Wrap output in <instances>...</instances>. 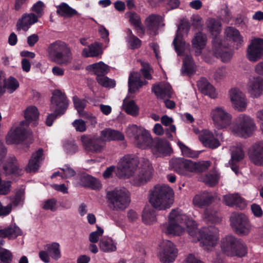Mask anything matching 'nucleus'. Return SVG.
<instances>
[{
  "instance_id": "nucleus-50",
  "label": "nucleus",
  "mask_w": 263,
  "mask_h": 263,
  "mask_svg": "<svg viewBox=\"0 0 263 263\" xmlns=\"http://www.w3.org/2000/svg\"><path fill=\"white\" fill-rule=\"evenodd\" d=\"M126 40L129 46L132 49L138 48L141 46V41L133 34L132 30L129 29L127 30Z\"/></svg>"
},
{
  "instance_id": "nucleus-25",
  "label": "nucleus",
  "mask_w": 263,
  "mask_h": 263,
  "mask_svg": "<svg viewBox=\"0 0 263 263\" xmlns=\"http://www.w3.org/2000/svg\"><path fill=\"white\" fill-rule=\"evenodd\" d=\"M44 158L43 149L39 148L32 154L26 168V171L28 172H36L40 167Z\"/></svg>"
},
{
  "instance_id": "nucleus-21",
  "label": "nucleus",
  "mask_w": 263,
  "mask_h": 263,
  "mask_svg": "<svg viewBox=\"0 0 263 263\" xmlns=\"http://www.w3.org/2000/svg\"><path fill=\"white\" fill-rule=\"evenodd\" d=\"M217 198L216 193L203 192L195 195L193 199V202L195 206L202 208L210 205Z\"/></svg>"
},
{
  "instance_id": "nucleus-35",
  "label": "nucleus",
  "mask_w": 263,
  "mask_h": 263,
  "mask_svg": "<svg viewBox=\"0 0 263 263\" xmlns=\"http://www.w3.org/2000/svg\"><path fill=\"white\" fill-rule=\"evenodd\" d=\"M196 66L190 54H186L183 59V67L182 73L188 76H191L195 73Z\"/></svg>"
},
{
  "instance_id": "nucleus-28",
  "label": "nucleus",
  "mask_w": 263,
  "mask_h": 263,
  "mask_svg": "<svg viewBox=\"0 0 263 263\" xmlns=\"http://www.w3.org/2000/svg\"><path fill=\"white\" fill-rule=\"evenodd\" d=\"M199 90L204 95L209 96L210 98L215 99L217 96L213 86L205 78H202L197 82Z\"/></svg>"
},
{
  "instance_id": "nucleus-49",
  "label": "nucleus",
  "mask_w": 263,
  "mask_h": 263,
  "mask_svg": "<svg viewBox=\"0 0 263 263\" xmlns=\"http://www.w3.org/2000/svg\"><path fill=\"white\" fill-rule=\"evenodd\" d=\"M123 107L125 111L132 116H136L138 112V108L134 101H128L126 99L123 100Z\"/></svg>"
},
{
  "instance_id": "nucleus-47",
  "label": "nucleus",
  "mask_w": 263,
  "mask_h": 263,
  "mask_svg": "<svg viewBox=\"0 0 263 263\" xmlns=\"http://www.w3.org/2000/svg\"><path fill=\"white\" fill-rule=\"evenodd\" d=\"M45 248L50 256L54 260H58L61 257L60 244L58 242H52L46 245Z\"/></svg>"
},
{
  "instance_id": "nucleus-27",
  "label": "nucleus",
  "mask_w": 263,
  "mask_h": 263,
  "mask_svg": "<svg viewBox=\"0 0 263 263\" xmlns=\"http://www.w3.org/2000/svg\"><path fill=\"white\" fill-rule=\"evenodd\" d=\"M147 82L141 79L140 74L137 72H131L128 78V91L133 93L143 85H146Z\"/></svg>"
},
{
  "instance_id": "nucleus-12",
  "label": "nucleus",
  "mask_w": 263,
  "mask_h": 263,
  "mask_svg": "<svg viewBox=\"0 0 263 263\" xmlns=\"http://www.w3.org/2000/svg\"><path fill=\"white\" fill-rule=\"evenodd\" d=\"M139 161L132 155L124 156L119 161L117 167V174L120 178L132 176L137 169Z\"/></svg>"
},
{
  "instance_id": "nucleus-58",
  "label": "nucleus",
  "mask_w": 263,
  "mask_h": 263,
  "mask_svg": "<svg viewBox=\"0 0 263 263\" xmlns=\"http://www.w3.org/2000/svg\"><path fill=\"white\" fill-rule=\"evenodd\" d=\"M25 199V190L24 189H20L18 190L15 195L14 200L12 201V205L15 206L23 204V202Z\"/></svg>"
},
{
  "instance_id": "nucleus-40",
  "label": "nucleus",
  "mask_w": 263,
  "mask_h": 263,
  "mask_svg": "<svg viewBox=\"0 0 263 263\" xmlns=\"http://www.w3.org/2000/svg\"><path fill=\"white\" fill-rule=\"evenodd\" d=\"M87 69L92 71L98 77L107 73L109 68L107 65L100 62L88 65Z\"/></svg>"
},
{
  "instance_id": "nucleus-8",
  "label": "nucleus",
  "mask_w": 263,
  "mask_h": 263,
  "mask_svg": "<svg viewBox=\"0 0 263 263\" xmlns=\"http://www.w3.org/2000/svg\"><path fill=\"white\" fill-rule=\"evenodd\" d=\"M160 229L166 235L179 236L181 233V209H172L167 216V221L160 225Z\"/></svg>"
},
{
  "instance_id": "nucleus-61",
  "label": "nucleus",
  "mask_w": 263,
  "mask_h": 263,
  "mask_svg": "<svg viewBox=\"0 0 263 263\" xmlns=\"http://www.w3.org/2000/svg\"><path fill=\"white\" fill-rule=\"evenodd\" d=\"M12 258V254L9 250L0 249V260L3 263H11Z\"/></svg>"
},
{
  "instance_id": "nucleus-33",
  "label": "nucleus",
  "mask_w": 263,
  "mask_h": 263,
  "mask_svg": "<svg viewBox=\"0 0 263 263\" xmlns=\"http://www.w3.org/2000/svg\"><path fill=\"white\" fill-rule=\"evenodd\" d=\"M100 135L105 143L106 141L123 140L124 138L121 132L110 128L101 130Z\"/></svg>"
},
{
  "instance_id": "nucleus-51",
  "label": "nucleus",
  "mask_w": 263,
  "mask_h": 263,
  "mask_svg": "<svg viewBox=\"0 0 263 263\" xmlns=\"http://www.w3.org/2000/svg\"><path fill=\"white\" fill-rule=\"evenodd\" d=\"M219 176L216 173H208L201 179V181L209 186H214L218 182Z\"/></svg>"
},
{
  "instance_id": "nucleus-15",
  "label": "nucleus",
  "mask_w": 263,
  "mask_h": 263,
  "mask_svg": "<svg viewBox=\"0 0 263 263\" xmlns=\"http://www.w3.org/2000/svg\"><path fill=\"white\" fill-rule=\"evenodd\" d=\"M211 116L217 129L227 127L231 123V115L223 107L217 106L211 112Z\"/></svg>"
},
{
  "instance_id": "nucleus-17",
  "label": "nucleus",
  "mask_w": 263,
  "mask_h": 263,
  "mask_svg": "<svg viewBox=\"0 0 263 263\" xmlns=\"http://www.w3.org/2000/svg\"><path fill=\"white\" fill-rule=\"evenodd\" d=\"M213 51L215 55L220 58L223 62L229 61L232 53L230 51L228 46L222 41L219 36L215 37L212 41Z\"/></svg>"
},
{
  "instance_id": "nucleus-53",
  "label": "nucleus",
  "mask_w": 263,
  "mask_h": 263,
  "mask_svg": "<svg viewBox=\"0 0 263 263\" xmlns=\"http://www.w3.org/2000/svg\"><path fill=\"white\" fill-rule=\"evenodd\" d=\"M144 129L136 125L132 124L127 126L126 133L128 137L134 138L135 140Z\"/></svg>"
},
{
  "instance_id": "nucleus-54",
  "label": "nucleus",
  "mask_w": 263,
  "mask_h": 263,
  "mask_svg": "<svg viewBox=\"0 0 263 263\" xmlns=\"http://www.w3.org/2000/svg\"><path fill=\"white\" fill-rule=\"evenodd\" d=\"M19 86L17 80L13 77H9L4 81V89L6 88L9 93L14 91Z\"/></svg>"
},
{
  "instance_id": "nucleus-18",
  "label": "nucleus",
  "mask_w": 263,
  "mask_h": 263,
  "mask_svg": "<svg viewBox=\"0 0 263 263\" xmlns=\"http://www.w3.org/2000/svg\"><path fill=\"white\" fill-rule=\"evenodd\" d=\"M217 138H215L213 134L208 129L201 131L199 136V139L202 144L212 149H214L220 146V143L219 139L222 140V134L221 133H215Z\"/></svg>"
},
{
  "instance_id": "nucleus-2",
  "label": "nucleus",
  "mask_w": 263,
  "mask_h": 263,
  "mask_svg": "<svg viewBox=\"0 0 263 263\" xmlns=\"http://www.w3.org/2000/svg\"><path fill=\"white\" fill-rule=\"evenodd\" d=\"M174 193L168 185L158 184L152 190L149 201L156 210L161 211L170 209L173 204Z\"/></svg>"
},
{
  "instance_id": "nucleus-1",
  "label": "nucleus",
  "mask_w": 263,
  "mask_h": 263,
  "mask_svg": "<svg viewBox=\"0 0 263 263\" xmlns=\"http://www.w3.org/2000/svg\"><path fill=\"white\" fill-rule=\"evenodd\" d=\"M185 228H182V232H186L192 237L194 242H200V246L206 251H211L217 245L219 240V230L215 226L202 228L197 231V225L192 218L187 215H182V224Z\"/></svg>"
},
{
  "instance_id": "nucleus-9",
  "label": "nucleus",
  "mask_w": 263,
  "mask_h": 263,
  "mask_svg": "<svg viewBox=\"0 0 263 263\" xmlns=\"http://www.w3.org/2000/svg\"><path fill=\"white\" fill-rule=\"evenodd\" d=\"M230 226L235 233L246 236L251 231L252 225L248 217L242 213H232L230 217Z\"/></svg>"
},
{
  "instance_id": "nucleus-3",
  "label": "nucleus",
  "mask_w": 263,
  "mask_h": 263,
  "mask_svg": "<svg viewBox=\"0 0 263 263\" xmlns=\"http://www.w3.org/2000/svg\"><path fill=\"white\" fill-rule=\"evenodd\" d=\"M47 52L51 60L59 65H66L72 60L69 47L65 43L59 40L49 45Z\"/></svg>"
},
{
  "instance_id": "nucleus-60",
  "label": "nucleus",
  "mask_w": 263,
  "mask_h": 263,
  "mask_svg": "<svg viewBox=\"0 0 263 263\" xmlns=\"http://www.w3.org/2000/svg\"><path fill=\"white\" fill-rule=\"evenodd\" d=\"M57 201L54 198H51L44 201L42 204V208L45 210L55 211L57 209Z\"/></svg>"
},
{
  "instance_id": "nucleus-20",
  "label": "nucleus",
  "mask_w": 263,
  "mask_h": 263,
  "mask_svg": "<svg viewBox=\"0 0 263 263\" xmlns=\"http://www.w3.org/2000/svg\"><path fill=\"white\" fill-rule=\"evenodd\" d=\"M151 149L153 153L158 156L170 155L172 151L169 142L165 139L160 138L153 141Z\"/></svg>"
},
{
  "instance_id": "nucleus-16",
  "label": "nucleus",
  "mask_w": 263,
  "mask_h": 263,
  "mask_svg": "<svg viewBox=\"0 0 263 263\" xmlns=\"http://www.w3.org/2000/svg\"><path fill=\"white\" fill-rule=\"evenodd\" d=\"M246 57L251 62H256L263 57V39L255 38L248 46Z\"/></svg>"
},
{
  "instance_id": "nucleus-4",
  "label": "nucleus",
  "mask_w": 263,
  "mask_h": 263,
  "mask_svg": "<svg viewBox=\"0 0 263 263\" xmlns=\"http://www.w3.org/2000/svg\"><path fill=\"white\" fill-rule=\"evenodd\" d=\"M68 106V101L64 93L60 90H55L51 99L50 110L53 113L49 114L46 120L47 126L52 125L53 121L64 114Z\"/></svg>"
},
{
  "instance_id": "nucleus-34",
  "label": "nucleus",
  "mask_w": 263,
  "mask_h": 263,
  "mask_svg": "<svg viewBox=\"0 0 263 263\" xmlns=\"http://www.w3.org/2000/svg\"><path fill=\"white\" fill-rule=\"evenodd\" d=\"M103 53L102 45L95 42L84 48L82 51V55L84 58H95L101 55Z\"/></svg>"
},
{
  "instance_id": "nucleus-31",
  "label": "nucleus",
  "mask_w": 263,
  "mask_h": 263,
  "mask_svg": "<svg viewBox=\"0 0 263 263\" xmlns=\"http://www.w3.org/2000/svg\"><path fill=\"white\" fill-rule=\"evenodd\" d=\"M161 22V16L154 14H151L146 18V26L150 34L156 35L158 33Z\"/></svg>"
},
{
  "instance_id": "nucleus-5",
  "label": "nucleus",
  "mask_w": 263,
  "mask_h": 263,
  "mask_svg": "<svg viewBox=\"0 0 263 263\" xmlns=\"http://www.w3.org/2000/svg\"><path fill=\"white\" fill-rule=\"evenodd\" d=\"M106 199L109 208L116 211L124 210L130 202L129 192L124 187H117L108 191Z\"/></svg>"
},
{
  "instance_id": "nucleus-64",
  "label": "nucleus",
  "mask_w": 263,
  "mask_h": 263,
  "mask_svg": "<svg viewBox=\"0 0 263 263\" xmlns=\"http://www.w3.org/2000/svg\"><path fill=\"white\" fill-rule=\"evenodd\" d=\"M211 162L209 161H202L195 162V173L203 172L207 170L210 166Z\"/></svg>"
},
{
  "instance_id": "nucleus-41",
  "label": "nucleus",
  "mask_w": 263,
  "mask_h": 263,
  "mask_svg": "<svg viewBox=\"0 0 263 263\" xmlns=\"http://www.w3.org/2000/svg\"><path fill=\"white\" fill-rule=\"evenodd\" d=\"M22 235L21 229L15 225H11L6 229L0 230V237L15 238Z\"/></svg>"
},
{
  "instance_id": "nucleus-23",
  "label": "nucleus",
  "mask_w": 263,
  "mask_h": 263,
  "mask_svg": "<svg viewBox=\"0 0 263 263\" xmlns=\"http://www.w3.org/2000/svg\"><path fill=\"white\" fill-rule=\"evenodd\" d=\"M231 159L229 161L231 169L237 174L238 168L235 163L242 160L245 157V153L241 145H234L230 147Z\"/></svg>"
},
{
  "instance_id": "nucleus-32",
  "label": "nucleus",
  "mask_w": 263,
  "mask_h": 263,
  "mask_svg": "<svg viewBox=\"0 0 263 263\" xmlns=\"http://www.w3.org/2000/svg\"><path fill=\"white\" fill-rule=\"evenodd\" d=\"M37 16L34 13L24 14L17 23L18 29L27 31L30 26L37 22Z\"/></svg>"
},
{
  "instance_id": "nucleus-42",
  "label": "nucleus",
  "mask_w": 263,
  "mask_h": 263,
  "mask_svg": "<svg viewBox=\"0 0 263 263\" xmlns=\"http://www.w3.org/2000/svg\"><path fill=\"white\" fill-rule=\"evenodd\" d=\"M206 27L208 31L212 35H215V37L218 36L221 30V22L213 18H209L206 21Z\"/></svg>"
},
{
  "instance_id": "nucleus-11",
  "label": "nucleus",
  "mask_w": 263,
  "mask_h": 263,
  "mask_svg": "<svg viewBox=\"0 0 263 263\" xmlns=\"http://www.w3.org/2000/svg\"><path fill=\"white\" fill-rule=\"evenodd\" d=\"M175 245L168 240H162L159 245L157 256L161 263H172L177 256Z\"/></svg>"
},
{
  "instance_id": "nucleus-63",
  "label": "nucleus",
  "mask_w": 263,
  "mask_h": 263,
  "mask_svg": "<svg viewBox=\"0 0 263 263\" xmlns=\"http://www.w3.org/2000/svg\"><path fill=\"white\" fill-rule=\"evenodd\" d=\"M97 230L91 232L89 234V241L93 243H96L98 241L99 237L102 236L104 232L103 229L101 227L97 226Z\"/></svg>"
},
{
  "instance_id": "nucleus-48",
  "label": "nucleus",
  "mask_w": 263,
  "mask_h": 263,
  "mask_svg": "<svg viewBox=\"0 0 263 263\" xmlns=\"http://www.w3.org/2000/svg\"><path fill=\"white\" fill-rule=\"evenodd\" d=\"M72 101L75 109L77 110L79 116L82 117H86L85 114L86 112L84 109L86 106L87 101L85 99H81L77 96H74L72 98Z\"/></svg>"
},
{
  "instance_id": "nucleus-24",
  "label": "nucleus",
  "mask_w": 263,
  "mask_h": 263,
  "mask_svg": "<svg viewBox=\"0 0 263 263\" xmlns=\"http://www.w3.org/2000/svg\"><path fill=\"white\" fill-rule=\"evenodd\" d=\"M249 156L255 165H263V142L254 143L251 147Z\"/></svg>"
},
{
  "instance_id": "nucleus-37",
  "label": "nucleus",
  "mask_w": 263,
  "mask_h": 263,
  "mask_svg": "<svg viewBox=\"0 0 263 263\" xmlns=\"http://www.w3.org/2000/svg\"><path fill=\"white\" fill-rule=\"evenodd\" d=\"M207 43L206 35L201 31L195 33L192 40L193 47L199 50V53L204 49Z\"/></svg>"
},
{
  "instance_id": "nucleus-55",
  "label": "nucleus",
  "mask_w": 263,
  "mask_h": 263,
  "mask_svg": "<svg viewBox=\"0 0 263 263\" xmlns=\"http://www.w3.org/2000/svg\"><path fill=\"white\" fill-rule=\"evenodd\" d=\"M204 215L205 218L213 223H219L221 221L219 214L210 209H206Z\"/></svg>"
},
{
  "instance_id": "nucleus-45",
  "label": "nucleus",
  "mask_w": 263,
  "mask_h": 263,
  "mask_svg": "<svg viewBox=\"0 0 263 263\" xmlns=\"http://www.w3.org/2000/svg\"><path fill=\"white\" fill-rule=\"evenodd\" d=\"M143 222L147 225H152L157 222L156 212L154 209H145L142 213Z\"/></svg>"
},
{
  "instance_id": "nucleus-29",
  "label": "nucleus",
  "mask_w": 263,
  "mask_h": 263,
  "mask_svg": "<svg viewBox=\"0 0 263 263\" xmlns=\"http://www.w3.org/2000/svg\"><path fill=\"white\" fill-rule=\"evenodd\" d=\"M223 200L224 203L229 206L235 205L240 209H243L246 206L245 200L238 194L226 195L223 196Z\"/></svg>"
},
{
  "instance_id": "nucleus-52",
  "label": "nucleus",
  "mask_w": 263,
  "mask_h": 263,
  "mask_svg": "<svg viewBox=\"0 0 263 263\" xmlns=\"http://www.w3.org/2000/svg\"><path fill=\"white\" fill-rule=\"evenodd\" d=\"M195 162L190 160L182 159V175H189L188 173L195 172Z\"/></svg>"
},
{
  "instance_id": "nucleus-7",
  "label": "nucleus",
  "mask_w": 263,
  "mask_h": 263,
  "mask_svg": "<svg viewBox=\"0 0 263 263\" xmlns=\"http://www.w3.org/2000/svg\"><path fill=\"white\" fill-rule=\"evenodd\" d=\"M256 129L253 120L249 116L241 114L234 120L231 127L232 132L240 137H249Z\"/></svg>"
},
{
  "instance_id": "nucleus-22",
  "label": "nucleus",
  "mask_w": 263,
  "mask_h": 263,
  "mask_svg": "<svg viewBox=\"0 0 263 263\" xmlns=\"http://www.w3.org/2000/svg\"><path fill=\"white\" fill-rule=\"evenodd\" d=\"M152 91L158 99H164L165 98H171L173 94V89L168 82H161L153 85Z\"/></svg>"
},
{
  "instance_id": "nucleus-43",
  "label": "nucleus",
  "mask_w": 263,
  "mask_h": 263,
  "mask_svg": "<svg viewBox=\"0 0 263 263\" xmlns=\"http://www.w3.org/2000/svg\"><path fill=\"white\" fill-rule=\"evenodd\" d=\"M57 13L64 17H71L77 14V11L67 3H62L57 6Z\"/></svg>"
},
{
  "instance_id": "nucleus-30",
  "label": "nucleus",
  "mask_w": 263,
  "mask_h": 263,
  "mask_svg": "<svg viewBox=\"0 0 263 263\" xmlns=\"http://www.w3.org/2000/svg\"><path fill=\"white\" fill-rule=\"evenodd\" d=\"M249 87L250 92L253 97H259L263 90V79L260 77L253 78L250 80Z\"/></svg>"
},
{
  "instance_id": "nucleus-10",
  "label": "nucleus",
  "mask_w": 263,
  "mask_h": 263,
  "mask_svg": "<svg viewBox=\"0 0 263 263\" xmlns=\"http://www.w3.org/2000/svg\"><path fill=\"white\" fill-rule=\"evenodd\" d=\"M28 127L27 123L24 121L12 127L6 138L7 143L18 144L26 140L31 134Z\"/></svg>"
},
{
  "instance_id": "nucleus-44",
  "label": "nucleus",
  "mask_w": 263,
  "mask_h": 263,
  "mask_svg": "<svg viewBox=\"0 0 263 263\" xmlns=\"http://www.w3.org/2000/svg\"><path fill=\"white\" fill-rule=\"evenodd\" d=\"M82 185L90 187L92 189H97L101 187L100 181L95 178L88 175H83L80 178Z\"/></svg>"
},
{
  "instance_id": "nucleus-46",
  "label": "nucleus",
  "mask_w": 263,
  "mask_h": 263,
  "mask_svg": "<svg viewBox=\"0 0 263 263\" xmlns=\"http://www.w3.org/2000/svg\"><path fill=\"white\" fill-rule=\"evenodd\" d=\"M4 169L7 174H20L21 170L19 167L17 160L15 157L10 158L7 164L4 166Z\"/></svg>"
},
{
  "instance_id": "nucleus-36",
  "label": "nucleus",
  "mask_w": 263,
  "mask_h": 263,
  "mask_svg": "<svg viewBox=\"0 0 263 263\" xmlns=\"http://www.w3.org/2000/svg\"><path fill=\"white\" fill-rule=\"evenodd\" d=\"M153 139L149 133L144 129L143 132L135 140V142L137 146L141 148H146L153 144Z\"/></svg>"
},
{
  "instance_id": "nucleus-6",
  "label": "nucleus",
  "mask_w": 263,
  "mask_h": 263,
  "mask_svg": "<svg viewBox=\"0 0 263 263\" xmlns=\"http://www.w3.org/2000/svg\"><path fill=\"white\" fill-rule=\"evenodd\" d=\"M220 247L222 251L230 256L241 257L247 253L245 243L240 239L232 235H227L222 238Z\"/></svg>"
},
{
  "instance_id": "nucleus-38",
  "label": "nucleus",
  "mask_w": 263,
  "mask_h": 263,
  "mask_svg": "<svg viewBox=\"0 0 263 263\" xmlns=\"http://www.w3.org/2000/svg\"><path fill=\"white\" fill-rule=\"evenodd\" d=\"M39 112L37 107L35 106H28L24 111L25 121L27 123V126L31 122H34L33 126H36V121L39 118Z\"/></svg>"
},
{
  "instance_id": "nucleus-19",
  "label": "nucleus",
  "mask_w": 263,
  "mask_h": 263,
  "mask_svg": "<svg viewBox=\"0 0 263 263\" xmlns=\"http://www.w3.org/2000/svg\"><path fill=\"white\" fill-rule=\"evenodd\" d=\"M230 98L233 107L239 111L246 110L247 101L245 95L239 89L232 88L230 91Z\"/></svg>"
},
{
  "instance_id": "nucleus-13",
  "label": "nucleus",
  "mask_w": 263,
  "mask_h": 263,
  "mask_svg": "<svg viewBox=\"0 0 263 263\" xmlns=\"http://www.w3.org/2000/svg\"><path fill=\"white\" fill-rule=\"evenodd\" d=\"M135 175L133 182L137 186H140L147 183L152 176L153 168L149 160L142 158L140 161V167L137 170Z\"/></svg>"
},
{
  "instance_id": "nucleus-57",
  "label": "nucleus",
  "mask_w": 263,
  "mask_h": 263,
  "mask_svg": "<svg viewBox=\"0 0 263 263\" xmlns=\"http://www.w3.org/2000/svg\"><path fill=\"white\" fill-rule=\"evenodd\" d=\"M97 81L99 84L105 87H114L116 85L115 80L108 78L105 75L97 77Z\"/></svg>"
},
{
  "instance_id": "nucleus-56",
  "label": "nucleus",
  "mask_w": 263,
  "mask_h": 263,
  "mask_svg": "<svg viewBox=\"0 0 263 263\" xmlns=\"http://www.w3.org/2000/svg\"><path fill=\"white\" fill-rule=\"evenodd\" d=\"M125 17L128 19L130 23L135 27H140L141 22L140 16L135 12H127L125 14Z\"/></svg>"
},
{
  "instance_id": "nucleus-14",
  "label": "nucleus",
  "mask_w": 263,
  "mask_h": 263,
  "mask_svg": "<svg viewBox=\"0 0 263 263\" xmlns=\"http://www.w3.org/2000/svg\"><path fill=\"white\" fill-rule=\"evenodd\" d=\"M81 142L85 151L92 153H100L105 147V142L101 136L82 135Z\"/></svg>"
},
{
  "instance_id": "nucleus-62",
  "label": "nucleus",
  "mask_w": 263,
  "mask_h": 263,
  "mask_svg": "<svg viewBox=\"0 0 263 263\" xmlns=\"http://www.w3.org/2000/svg\"><path fill=\"white\" fill-rule=\"evenodd\" d=\"M181 24L178 25V29L175 37L174 38L173 45H174V49L177 53L178 55L181 54V36L179 34V30L180 29Z\"/></svg>"
},
{
  "instance_id": "nucleus-59",
  "label": "nucleus",
  "mask_w": 263,
  "mask_h": 263,
  "mask_svg": "<svg viewBox=\"0 0 263 263\" xmlns=\"http://www.w3.org/2000/svg\"><path fill=\"white\" fill-rule=\"evenodd\" d=\"M141 65L142 68L140 71L144 78L147 80L152 79V73L153 72V69L150 67L149 64L141 61Z\"/></svg>"
},
{
  "instance_id": "nucleus-26",
  "label": "nucleus",
  "mask_w": 263,
  "mask_h": 263,
  "mask_svg": "<svg viewBox=\"0 0 263 263\" xmlns=\"http://www.w3.org/2000/svg\"><path fill=\"white\" fill-rule=\"evenodd\" d=\"M224 33L227 40L232 41L236 49L242 46L243 43V37L237 29L232 27H228L226 28Z\"/></svg>"
},
{
  "instance_id": "nucleus-39",
  "label": "nucleus",
  "mask_w": 263,
  "mask_h": 263,
  "mask_svg": "<svg viewBox=\"0 0 263 263\" xmlns=\"http://www.w3.org/2000/svg\"><path fill=\"white\" fill-rule=\"evenodd\" d=\"M116 245L117 243L110 237H103L99 242L100 249L106 253L116 251Z\"/></svg>"
}]
</instances>
